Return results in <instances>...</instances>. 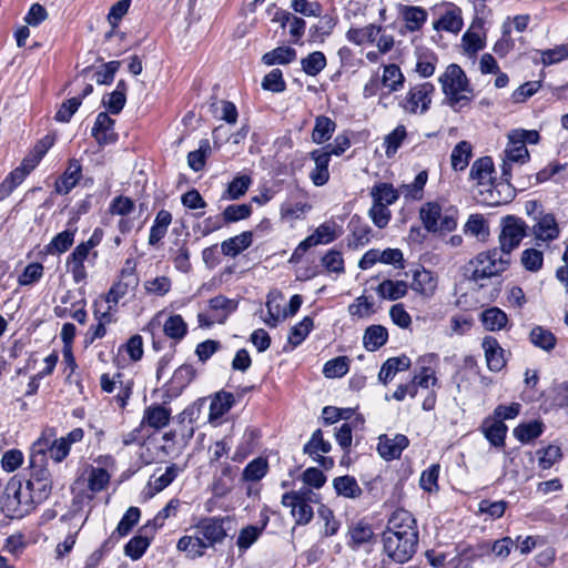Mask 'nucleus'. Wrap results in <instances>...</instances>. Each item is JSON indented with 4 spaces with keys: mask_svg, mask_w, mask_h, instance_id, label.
Returning a JSON list of instances; mask_svg holds the SVG:
<instances>
[{
    "mask_svg": "<svg viewBox=\"0 0 568 568\" xmlns=\"http://www.w3.org/2000/svg\"><path fill=\"white\" fill-rule=\"evenodd\" d=\"M30 497V493L22 489L20 480H10L4 488L2 511L10 518H23L36 508L27 509Z\"/></svg>",
    "mask_w": 568,
    "mask_h": 568,
    "instance_id": "20e7f679",
    "label": "nucleus"
},
{
    "mask_svg": "<svg viewBox=\"0 0 568 568\" xmlns=\"http://www.w3.org/2000/svg\"><path fill=\"white\" fill-rule=\"evenodd\" d=\"M485 352L487 366L491 372H500L505 365V351L500 347L498 341L493 336H485L481 343Z\"/></svg>",
    "mask_w": 568,
    "mask_h": 568,
    "instance_id": "6ab92c4d",
    "label": "nucleus"
},
{
    "mask_svg": "<svg viewBox=\"0 0 568 568\" xmlns=\"http://www.w3.org/2000/svg\"><path fill=\"white\" fill-rule=\"evenodd\" d=\"M47 447V440L38 439L33 443L30 450L29 478L26 481V489L30 493L31 497L27 509L44 503L52 493L53 483L51 473L48 469Z\"/></svg>",
    "mask_w": 568,
    "mask_h": 568,
    "instance_id": "f03ea898",
    "label": "nucleus"
},
{
    "mask_svg": "<svg viewBox=\"0 0 568 568\" xmlns=\"http://www.w3.org/2000/svg\"><path fill=\"white\" fill-rule=\"evenodd\" d=\"M373 203H382L385 206L394 204L398 197V191L390 183H377L371 190Z\"/></svg>",
    "mask_w": 568,
    "mask_h": 568,
    "instance_id": "4c0bfd02",
    "label": "nucleus"
},
{
    "mask_svg": "<svg viewBox=\"0 0 568 568\" xmlns=\"http://www.w3.org/2000/svg\"><path fill=\"white\" fill-rule=\"evenodd\" d=\"M252 211V205L246 203L227 205L222 212L223 221L230 224L245 220L251 216Z\"/></svg>",
    "mask_w": 568,
    "mask_h": 568,
    "instance_id": "4d7b16f0",
    "label": "nucleus"
},
{
    "mask_svg": "<svg viewBox=\"0 0 568 568\" xmlns=\"http://www.w3.org/2000/svg\"><path fill=\"white\" fill-rule=\"evenodd\" d=\"M406 128L403 124H399L385 136V152L388 158L397 152L403 141L406 139Z\"/></svg>",
    "mask_w": 568,
    "mask_h": 568,
    "instance_id": "0e129e2a",
    "label": "nucleus"
},
{
    "mask_svg": "<svg viewBox=\"0 0 568 568\" xmlns=\"http://www.w3.org/2000/svg\"><path fill=\"white\" fill-rule=\"evenodd\" d=\"M336 26V21L333 17L326 14L321 17L316 24H313L308 32L313 41H323L325 37L329 36Z\"/></svg>",
    "mask_w": 568,
    "mask_h": 568,
    "instance_id": "052dcab7",
    "label": "nucleus"
},
{
    "mask_svg": "<svg viewBox=\"0 0 568 568\" xmlns=\"http://www.w3.org/2000/svg\"><path fill=\"white\" fill-rule=\"evenodd\" d=\"M81 179L82 164L80 160L72 158L68 161V165L63 173L57 179L54 183V191L60 195H67L78 185Z\"/></svg>",
    "mask_w": 568,
    "mask_h": 568,
    "instance_id": "f8f14e48",
    "label": "nucleus"
},
{
    "mask_svg": "<svg viewBox=\"0 0 568 568\" xmlns=\"http://www.w3.org/2000/svg\"><path fill=\"white\" fill-rule=\"evenodd\" d=\"M435 91L434 84L424 82L409 89L405 99L399 105L408 113H425L428 111L432 103V94Z\"/></svg>",
    "mask_w": 568,
    "mask_h": 568,
    "instance_id": "0eeeda50",
    "label": "nucleus"
},
{
    "mask_svg": "<svg viewBox=\"0 0 568 568\" xmlns=\"http://www.w3.org/2000/svg\"><path fill=\"white\" fill-rule=\"evenodd\" d=\"M262 88L274 93L285 91L286 83L283 79L282 71L280 69H273L270 73H267L263 78Z\"/></svg>",
    "mask_w": 568,
    "mask_h": 568,
    "instance_id": "774afa93",
    "label": "nucleus"
},
{
    "mask_svg": "<svg viewBox=\"0 0 568 568\" xmlns=\"http://www.w3.org/2000/svg\"><path fill=\"white\" fill-rule=\"evenodd\" d=\"M381 30L382 28L375 24H368L364 28H351L346 32V39L356 45H362L365 42H374Z\"/></svg>",
    "mask_w": 568,
    "mask_h": 568,
    "instance_id": "58836bf2",
    "label": "nucleus"
},
{
    "mask_svg": "<svg viewBox=\"0 0 568 568\" xmlns=\"http://www.w3.org/2000/svg\"><path fill=\"white\" fill-rule=\"evenodd\" d=\"M529 341L535 347L545 352H551L557 345V337L555 334L539 325L532 327L530 331Z\"/></svg>",
    "mask_w": 568,
    "mask_h": 568,
    "instance_id": "72a5a7b5",
    "label": "nucleus"
},
{
    "mask_svg": "<svg viewBox=\"0 0 568 568\" xmlns=\"http://www.w3.org/2000/svg\"><path fill=\"white\" fill-rule=\"evenodd\" d=\"M230 521L229 517L221 516L201 518L194 527V535H184L178 540V550L185 552L192 560L203 557L206 549L214 548L225 540V524Z\"/></svg>",
    "mask_w": 568,
    "mask_h": 568,
    "instance_id": "f257e3e1",
    "label": "nucleus"
},
{
    "mask_svg": "<svg viewBox=\"0 0 568 568\" xmlns=\"http://www.w3.org/2000/svg\"><path fill=\"white\" fill-rule=\"evenodd\" d=\"M235 404V396L226 390L214 394L210 404V419L223 417Z\"/></svg>",
    "mask_w": 568,
    "mask_h": 568,
    "instance_id": "bb28decb",
    "label": "nucleus"
},
{
    "mask_svg": "<svg viewBox=\"0 0 568 568\" xmlns=\"http://www.w3.org/2000/svg\"><path fill=\"white\" fill-rule=\"evenodd\" d=\"M439 82L452 108L464 106L470 101L469 97L462 94L463 92L471 93L473 89L469 87L464 70L458 64H449L445 73L440 75Z\"/></svg>",
    "mask_w": 568,
    "mask_h": 568,
    "instance_id": "7ed1b4c3",
    "label": "nucleus"
},
{
    "mask_svg": "<svg viewBox=\"0 0 568 568\" xmlns=\"http://www.w3.org/2000/svg\"><path fill=\"white\" fill-rule=\"evenodd\" d=\"M296 50L291 47H277L262 55L265 65L288 64L296 60Z\"/></svg>",
    "mask_w": 568,
    "mask_h": 568,
    "instance_id": "c9c22d12",
    "label": "nucleus"
},
{
    "mask_svg": "<svg viewBox=\"0 0 568 568\" xmlns=\"http://www.w3.org/2000/svg\"><path fill=\"white\" fill-rule=\"evenodd\" d=\"M151 545V539L146 536L136 535L132 537L124 546V554L132 560H139Z\"/></svg>",
    "mask_w": 568,
    "mask_h": 568,
    "instance_id": "3c124183",
    "label": "nucleus"
},
{
    "mask_svg": "<svg viewBox=\"0 0 568 568\" xmlns=\"http://www.w3.org/2000/svg\"><path fill=\"white\" fill-rule=\"evenodd\" d=\"M209 305L212 311L221 312V315L215 316V321L220 324H223L227 316L233 313L237 308V302L234 300H230L223 295H217L212 297L209 301Z\"/></svg>",
    "mask_w": 568,
    "mask_h": 568,
    "instance_id": "79ce46f5",
    "label": "nucleus"
},
{
    "mask_svg": "<svg viewBox=\"0 0 568 568\" xmlns=\"http://www.w3.org/2000/svg\"><path fill=\"white\" fill-rule=\"evenodd\" d=\"M349 371V359L347 356H338L327 361L323 367V374L327 378L343 377Z\"/></svg>",
    "mask_w": 568,
    "mask_h": 568,
    "instance_id": "603ef678",
    "label": "nucleus"
},
{
    "mask_svg": "<svg viewBox=\"0 0 568 568\" xmlns=\"http://www.w3.org/2000/svg\"><path fill=\"white\" fill-rule=\"evenodd\" d=\"M91 135L95 139L99 145H106L115 142L116 134L114 133V120L111 119L106 112H100L97 115L94 125L91 130Z\"/></svg>",
    "mask_w": 568,
    "mask_h": 568,
    "instance_id": "2eb2a0df",
    "label": "nucleus"
},
{
    "mask_svg": "<svg viewBox=\"0 0 568 568\" xmlns=\"http://www.w3.org/2000/svg\"><path fill=\"white\" fill-rule=\"evenodd\" d=\"M407 283L404 281L384 280L376 287V293L381 298L396 301L407 294Z\"/></svg>",
    "mask_w": 568,
    "mask_h": 568,
    "instance_id": "473e14b6",
    "label": "nucleus"
},
{
    "mask_svg": "<svg viewBox=\"0 0 568 568\" xmlns=\"http://www.w3.org/2000/svg\"><path fill=\"white\" fill-rule=\"evenodd\" d=\"M172 223V214L166 210H160L150 229L148 243L155 246L166 234L170 224Z\"/></svg>",
    "mask_w": 568,
    "mask_h": 568,
    "instance_id": "cd10ccee",
    "label": "nucleus"
},
{
    "mask_svg": "<svg viewBox=\"0 0 568 568\" xmlns=\"http://www.w3.org/2000/svg\"><path fill=\"white\" fill-rule=\"evenodd\" d=\"M211 152L210 142L207 140H202L200 142V148L195 151H191L187 154V164L194 171L199 172L201 171L204 165L207 155Z\"/></svg>",
    "mask_w": 568,
    "mask_h": 568,
    "instance_id": "13d9d810",
    "label": "nucleus"
},
{
    "mask_svg": "<svg viewBox=\"0 0 568 568\" xmlns=\"http://www.w3.org/2000/svg\"><path fill=\"white\" fill-rule=\"evenodd\" d=\"M75 231L65 230L58 233L51 242L45 246L49 254H62L67 252L74 242Z\"/></svg>",
    "mask_w": 568,
    "mask_h": 568,
    "instance_id": "49530a36",
    "label": "nucleus"
},
{
    "mask_svg": "<svg viewBox=\"0 0 568 568\" xmlns=\"http://www.w3.org/2000/svg\"><path fill=\"white\" fill-rule=\"evenodd\" d=\"M253 242V233L251 231L230 237L221 243V252L225 256L235 257L244 250L250 247Z\"/></svg>",
    "mask_w": 568,
    "mask_h": 568,
    "instance_id": "b1692460",
    "label": "nucleus"
},
{
    "mask_svg": "<svg viewBox=\"0 0 568 568\" xmlns=\"http://www.w3.org/2000/svg\"><path fill=\"white\" fill-rule=\"evenodd\" d=\"M403 17L407 29L410 31H417L426 22L427 12L422 7H405Z\"/></svg>",
    "mask_w": 568,
    "mask_h": 568,
    "instance_id": "6e6d98bb",
    "label": "nucleus"
},
{
    "mask_svg": "<svg viewBox=\"0 0 568 568\" xmlns=\"http://www.w3.org/2000/svg\"><path fill=\"white\" fill-rule=\"evenodd\" d=\"M347 229L349 234L346 236V245L349 250H357L369 243L372 229L359 215L354 214L351 217Z\"/></svg>",
    "mask_w": 568,
    "mask_h": 568,
    "instance_id": "ddd939ff",
    "label": "nucleus"
},
{
    "mask_svg": "<svg viewBox=\"0 0 568 568\" xmlns=\"http://www.w3.org/2000/svg\"><path fill=\"white\" fill-rule=\"evenodd\" d=\"M463 24L464 22L460 8L449 3V10L434 22V29L458 33L462 30Z\"/></svg>",
    "mask_w": 568,
    "mask_h": 568,
    "instance_id": "5701e85b",
    "label": "nucleus"
},
{
    "mask_svg": "<svg viewBox=\"0 0 568 568\" xmlns=\"http://www.w3.org/2000/svg\"><path fill=\"white\" fill-rule=\"evenodd\" d=\"M410 366V359L406 355L389 357L382 365L378 379L383 384L390 382L398 372L407 371Z\"/></svg>",
    "mask_w": 568,
    "mask_h": 568,
    "instance_id": "393cba45",
    "label": "nucleus"
},
{
    "mask_svg": "<svg viewBox=\"0 0 568 568\" xmlns=\"http://www.w3.org/2000/svg\"><path fill=\"white\" fill-rule=\"evenodd\" d=\"M388 341V331L383 325H371L368 326L363 336L364 347L368 352H375L384 346Z\"/></svg>",
    "mask_w": 568,
    "mask_h": 568,
    "instance_id": "a878e982",
    "label": "nucleus"
},
{
    "mask_svg": "<svg viewBox=\"0 0 568 568\" xmlns=\"http://www.w3.org/2000/svg\"><path fill=\"white\" fill-rule=\"evenodd\" d=\"M301 65L307 75L315 77L326 67L325 54L321 51H314L301 60Z\"/></svg>",
    "mask_w": 568,
    "mask_h": 568,
    "instance_id": "09e8293b",
    "label": "nucleus"
},
{
    "mask_svg": "<svg viewBox=\"0 0 568 568\" xmlns=\"http://www.w3.org/2000/svg\"><path fill=\"white\" fill-rule=\"evenodd\" d=\"M545 425L541 420L535 419L529 423L519 424L514 428V436L523 444L538 438L544 433Z\"/></svg>",
    "mask_w": 568,
    "mask_h": 568,
    "instance_id": "e433bc0d",
    "label": "nucleus"
},
{
    "mask_svg": "<svg viewBox=\"0 0 568 568\" xmlns=\"http://www.w3.org/2000/svg\"><path fill=\"white\" fill-rule=\"evenodd\" d=\"M410 532L413 537H418L416 520L414 516L406 509L398 508L388 518L387 526L383 535H407Z\"/></svg>",
    "mask_w": 568,
    "mask_h": 568,
    "instance_id": "1a4fd4ad",
    "label": "nucleus"
},
{
    "mask_svg": "<svg viewBox=\"0 0 568 568\" xmlns=\"http://www.w3.org/2000/svg\"><path fill=\"white\" fill-rule=\"evenodd\" d=\"M163 332L169 338L179 342L187 334V325L181 315H171L164 322Z\"/></svg>",
    "mask_w": 568,
    "mask_h": 568,
    "instance_id": "a18cd8bd",
    "label": "nucleus"
},
{
    "mask_svg": "<svg viewBox=\"0 0 568 568\" xmlns=\"http://www.w3.org/2000/svg\"><path fill=\"white\" fill-rule=\"evenodd\" d=\"M310 156L315 163V168L310 173V178L314 185L323 186L329 180L328 165L331 162V153H326L323 149H318L312 151Z\"/></svg>",
    "mask_w": 568,
    "mask_h": 568,
    "instance_id": "dca6fc26",
    "label": "nucleus"
},
{
    "mask_svg": "<svg viewBox=\"0 0 568 568\" xmlns=\"http://www.w3.org/2000/svg\"><path fill=\"white\" fill-rule=\"evenodd\" d=\"M314 327V321L311 316H305L301 322L294 325L288 334V343L294 347L301 345Z\"/></svg>",
    "mask_w": 568,
    "mask_h": 568,
    "instance_id": "8fccbe9b",
    "label": "nucleus"
},
{
    "mask_svg": "<svg viewBox=\"0 0 568 568\" xmlns=\"http://www.w3.org/2000/svg\"><path fill=\"white\" fill-rule=\"evenodd\" d=\"M110 474L102 467H93L89 474L88 487L91 491L99 493L106 488Z\"/></svg>",
    "mask_w": 568,
    "mask_h": 568,
    "instance_id": "338daca9",
    "label": "nucleus"
},
{
    "mask_svg": "<svg viewBox=\"0 0 568 568\" xmlns=\"http://www.w3.org/2000/svg\"><path fill=\"white\" fill-rule=\"evenodd\" d=\"M384 550L396 562L409 560L417 550L418 537L407 535H383Z\"/></svg>",
    "mask_w": 568,
    "mask_h": 568,
    "instance_id": "39448f33",
    "label": "nucleus"
},
{
    "mask_svg": "<svg viewBox=\"0 0 568 568\" xmlns=\"http://www.w3.org/2000/svg\"><path fill=\"white\" fill-rule=\"evenodd\" d=\"M419 217L427 232L436 233L439 231L442 206L436 202H427L420 207Z\"/></svg>",
    "mask_w": 568,
    "mask_h": 568,
    "instance_id": "c85d7f7f",
    "label": "nucleus"
},
{
    "mask_svg": "<svg viewBox=\"0 0 568 568\" xmlns=\"http://www.w3.org/2000/svg\"><path fill=\"white\" fill-rule=\"evenodd\" d=\"M495 173L494 162L490 156H481L477 159L469 172V178L473 181H476L478 185H491L494 183Z\"/></svg>",
    "mask_w": 568,
    "mask_h": 568,
    "instance_id": "aec40b11",
    "label": "nucleus"
},
{
    "mask_svg": "<svg viewBox=\"0 0 568 568\" xmlns=\"http://www.w3.org/2000/svg\"><path fill=\"white\" fill-rule=\"evenodd\" d=\"M171 417V410L162 405H152L144 410L142 424L160 429L165 427Z\"/></svg>",
    "mask_w": 568,
    "mask_h": 568,
    "instance_id": "7c9ffc66",
    "label": "nucleus"
},
{
    "mask_svg": "<svg viewBox=\"0 0 568 568\" xmlns=\"http://www.w3.org/2000/svg\"><path fill=\"white\" fill-rule=\"evenodd\" d=\"M267 469V460L265 458L257 457L245 466L242 477L246 481H258L266 475Z\"/></svg>",
    "mask_w": 568,
    "mask_h": 568,
    "instance_id": "864d4df0",
    "label": "nucleus"
},
{
    "mask_svg": "<svg viewBox=\"0 0 568 568\" xmlns=\"http://www.w3.org/2000/svg\"><path fill=\"white\" fill-rule=\"evenodd\" d=\"M195 369L190 364H183L178 367L170 381L171 389L174 393H181L194 378Z\"/></svg>",
    "mask_w": 568,
    "mask_h": 568,
    "instance_id": "a19ab883",
    "label": "nucleus"
},
{
    "mask_svg": "<svg viewBox=\"0 0 568 568\" xmlns=\"http://www.w3.org/2000/svg\"><path fill=\"white\" fill-rule=\"evenodd\" d=\"M480 429L491 446L496 448L505 446L508 427L503 420L487 417L484 419Z\"/></svg>",
    "mask_w": 568,
    "mask_h": 568,
    "instance_id": "a211bd4d",
    "label": "nucleus"
},
{
    "mask_svg": "<svg viewBox=\"0 0 568 568\" xmlns=\"http://www.w3.org/2000/svg\"><path fill=\"white\" fill-rule=\"evenodd\" d=\"M268 523V518H265L261 527L248 525L240 530L236 545L241 550H247L261 536Z\"/></svg>",
    "mask_w": 568,
    "mask_h": 568,
    "instance_id": "de8ad7c7",
    "label": "nucleus"
},
{
    "mask_svg": "<svg viewBox=\"0 0 568 568\" xmlns=\"http://www.w3.org/2000/svg\"><path fill=\"white\" fill-rule=\"evenodd\" d=\"M252 179L248 175L235 176L227 185V189L222 194V200H239L250 189Z\"/></svg>",
    "mask_w": 568,
    "mask_h": 568,
    "instance_id": "37998d69",
    "label": "nucleus"
},
{
    "mask_svg": "<svg viewBox=\"0 0 568 568\" xmlns=\"http://www.w3.org/2000/svg\"><path fill=\"white\" fill-rule=\"evenodd\" d=\"M538 465L541 469L551 468L562 457L561 449L556 445H548L545 448L537 450Z\"/></svg>",
    "mask_w": 568,
    "mask_h": 568,
    "instance_id": "bf43d9fd",
    "label": "nucleus"
},
{
    "mask_svg": "<svg viewBox=\"0 0 568 568\" xmlns=\"http://www.w3.org/2000/svg\"><path fill=\"white\" fill-rule=\"evenodd\" d=\"M521 265L529 272H538L544 265V253L530 247L523 251L520 256Z\"/></svg>",
    "mask_w": 568,
    "mask_h": 568,
    "instance_id": "e2e57ef3",
    "label": "nucleus"
},
{
    "mask_svg": "<svg viewBox=\"0 0 568 568\" xmlns=\"http://www.w3.org/2000/svg\"><path fill=\"white\" fill-rule=\"evenodd\" d=\"M510 253H511V251L506 252L500 246L497 268H495V266H494V264H491V262H489L486 266L475 267L473 271V274H471V280L477 282L479 280L496 276V275L503 273L504 271H506V268L510 264Z\"/></svg>",
    "mask_w": 568,
    "mask_h": 568,
    "instance_id": "4be33fe9",
    "label": "nucleus"
},
{
    "mask_svg": "<svg viewBox=\"0 0 568 568\" xmlns=\"http://www.w3.org/2000/svg\"><path fill=\"white\" fill-rule=\"evenodd\" d=\"M382 84L389 89V92H395L404 87L405 78L397 64H387L384 67Z\"/></svg>",
    "mask_w": 568,
    "mask_h": 568,
    "instance_id": "c03bdc74",
    "label": "nucleus"
},
{
    "mask_svg": "<svg viewBox=\"0 0 568 568\" xmlns=\"http://www.w3.org/2000/svg\"><path fill=\"white\" fill-rule=\"evenodd\" d=\"M480 321L487 331L496 332L507 326L508 316L503 310L494 306L481 312Z\"/></svg>",
    "mask_w": 568,
    "mask_h": 568,
    "instance_id": "2f4dec72",
    "label": "nucleus"
},
{
    "mask_svg": "<svg viewBox=\"0 0 568 568\" xmlns=\"http://www.w3.org/2000/svg\"><path fill=\"white\" fill-rule=\"evenodd\" d=\"M473 155L471 144L467 141L458 142L453 149L450 161L455 171H463L467 168Z\"/></svg>",
    "mask_w": 568,
    "mask_h": 568,
    "instance_id": "ea45409f",
    "label": "nucleus"
},
{
    "mask_svg": "<svg viewBox=\"0 0 568 568\" xmlns=\"http://www.w3.org/2000/svg\"><path fill=\"white\" fill-rule=\"evenodd\" d=\"M475 561L466 544H459L456 546V555L448 559L447 568H471Z\"/></svg>",
    "mask_w": 568,
    "mask_h": 568,
    "instance_id": "69168bd1",
    "label": "nucleus"
},
{
    "mask_svg": "<svg viewBox=\"0 0 568 568\" xmlns=\"http://www.w3.org/2000/svg\"><path fill=\"white\" fill-rule=\"evenodd\" d=\"M500 226L499 244L506 252L518 247L523 239L527 235L528 225L523 219L516 215L504 216Z\"/></svg>",
    "mask_w": 568,
    "mask_h": 568,
    "instance_id": "423d86ee",
    "label": "nucleus"
},
{
    "mask_svg": "<svg viewBox=\"0 0 568 568\" xmlns=\"http://www.w3.org/2000/svg\"><path fill=\"white\" fill-rule=\"evenodd\" d=\"M333 487L338 496L356 499L362 496L363 489L355 477L349 475L339 476L333 479Z\"/></svg>",
    "mask_w": 568,
    "mask_h": 568,
    "instance_id": "c756f323",
    "label": "nucleus"
},
{
    "mask_svg": "<svg viewBox=\"0 0 568 568\" xmlns=\"http://www.w3.org/2000/svg\"><path fill=\"white\" fill-rule=\"evenodd\" d=\"M138 284L139 278L134 273V268H123L121 271V280L115 282L106 293L105 301L109 303V310H113V306H116L129 290L136 287Z\"/></svg>",
    "mask_w": 568,
    "mask_h": 568,
    "instance_id": "9b49d317",
    "label": "nucleus"
},
{
    "mask_svg": "<svg viewBox=\"0 0 568 568\" xmlns=\"http://www.w3.org/2000/svg\"><path fill=\"white\" fill-rule=\"evenodd\" d=\"M332 450V444L324 439L322 429L313 432L310 440L304 445L303 453L310 456L315 463H317L325 470L334 467L333 457L320 455V453L328 454Z\"/></svg>",
    "mask_w": 568,
    "mask_h": 568,
    "instance_id": "6e6552de",
    "label": "nucleus"
},
{
    "mask_svg": "<svg viewBox=\"0 0 568 568\" xmlns=\"http://www.w3.org/2000/svg\"><path fill=\"white\" fill-rule=\"evenodd\" d=\"M336 130V123L326 115L315 118V125L312 132V141L316 144H323L328 141Z\"/></svg>",
    "mask_w": 568,
    "mask_h": 568,
    "instance_id": "f704fd0d",
    "label": "nucleus"
},
{
    "mask_svg": "<svg viewBox=\"0 0 568 568\" xmlns=\"http://www.w3.org/2000/svg\"><path fill=\"white\" fill-rule=\"evenodd\" d=\"M140 517H141L140 509L138 507H133V506L130 507L122 516L113 535L118 534L119 537L126 536L132 530V528L138 524Z\"/></svg>",
    "mask_w": 568,
    "mask_h": 568,
    "instance_id": "680f3d73",
    "label": "nucleus"
},
{
    "mask_svg": "<svg viewBox=\"0 0 568 568\" xmlns=\"http://www.w3.org/2000/svg\"><path fill=\"white\" fill-rule=\"evenodd\" d=\"M181 471L182 468L180 466H178L176 464H171L165 468V471L162 475H153L151 477L152 480L150 481V484L153 486L155 493H160L168 486H170Z\"/></svg>",
    "mask_w": 568,
    "mask_h": 568,
    "instance_id": "5fc2aeb1",
    "label": "nucleus"
},
{
    "mask_svg": "<svg viewBox=\"0 0 568 568\" xmlns=\"http://www.w3.org/2000/svg\"><path fill=\"white\" fill-rule=\"evenodd\" d=\"M410 286L418 294L430 297L436 291L437 280L430 271L420 268L414 272Z\"/></svg>",
    "mask_w": 568,
    "mask_h": 568,
    "instance_id": "412c9836",
    "label": "nucleus"
},
{
    "mask_svg": "<svg viewBox=\"0 0 568 568\" xmlns=\"http://www.w3.org/2000/svg\"><path fill=\"white\" fill-rule=\"evenodd\" d=\"M409 445V439L403 434L394 437L381 435L378 438L377 452L385 460L398 459L404 449Z\"/></svg>",
    "mask_w": 568,
    "mask_h": 568,
    "instance_id": "4468645a",
    "label": "nucleus"
},
{
    "mask_svg": "<svg viewBox=\"0 0 568 568\" xmlns=\"http://www.w3.org/2000/svg\"><path fill=\"white\" fill-rule=\"evenodd\" d=\"M347 536V545L353 550H358L361 547L371 544L375 537L372 525L364 520L353 523L348 527Z\"/></svg>",
    "mask_w": 568,
    "mask_h": 568,
    "instance_id": "f3484780",
    "label": "nucleus"
},
{
    "mask_svg": "<svg viewBox=\"0 0 568 568\" xmlns=\"http://www.w3.org/2000/svg\"><path fill=\"white\" fill-rule=\"evenodd\" d=\"M534 222L531 234L537 241L549 243L559 237L560 229L552 213L539 214Z\"/></svg>",
    "mask_w": 568,
    "mask_h": 568,
    "instance_id": "9d476101",
    "label": "nucleus"
}]
</instances>
